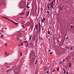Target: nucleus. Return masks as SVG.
<instances>
[{
	"label": "nucleus",
	"instance_id": "1",
	"mask_svg": "<svg viewBox=\"0 0 74 74\" xmlns=\"http://www.w3.org/2000/svg\"><path fill=\"white\" fill-rule=\"evenodd\" d=\"M6 19H8V20H9V21H10V22H13V23L14 24H15V25H18V23H16L15 22H14V21H13L12 20H10V19H9V18H6Z\"/></svg>",
	"mask_w": 74,
	"mask_h": 74
},
{
	"label": "nucleus",
	"instance_id": "2",
	"mask_svg": "<svg viewBox=\"0 0 74 74\" xmlns=\"http://www.w3.org/2000/svg\"><path fill=\"white\" fill-rule=\"evenodd\" d=\"M45 18H43V19H41V23H44L45 22Z\"/></svg>",
	"mask_w": 74,
	"mask_h": 74
},
{
	"label": "nucleus",
	"instance_id": "3",
	"mask_svg": "<svg viewBox=\"0 0 74 74\" xmlns=\"http://www.w3.org/2000/svg\"><path fill=\"white\" fill-rule=\"evenodd\" d=\"M14 73L15 74H19V73H20V71H15Z\"/></svg>",
	"mask_w": 74,
	"mask_h": 74
},
{
	"label": "nucleus",
	"instance_id": "4",
	"mask_svg": "<svg viewBox=\"0 0 74 74\" xmlns=\"http://www.w3.org/2000/svg\"><path fill=\"white\" fill-rule=\"evenodd\" d=\"M29 12H30L29 11L28 12H27L26 13L27 14L26 15L27 16L28 15H29Z\"/></svg>",
	"mask_w": 74,
	"mask_h": 74
},
{
	"label": "nucleus",
	"instance_id": "5",
	"mask_svg": "<svg viewBox=\"0 0 74 74\" xmlns=\"http://www.w3.org/2000/svg\"><path fill=\"white\" fill-rule=\"evenodd\" d=\"M51 4V6H53V2H52L50 3Z\"/></svg>",
	"mask_w": 74,
	"mask_h": 74
},
{
	"label": "nucleus",
	"instance_id": "6",
	"mask_svg": "<svg viewBox=\"0 0 74 74\" xmlns=\"http://www.w3.org/2000/svg\"><path fill=\"white\" fill-rule=\"evenodd\" d=\"M69 48H70V47H69L67 46H65V49H69Z\"/></svg>",
	"mask_w": 74,
	"mask_h": 74
},
{
	"label": "nucleus",
	"instance_id": "7",
	"mask_svg": "<svg viewBox=\"0 0 74 74\" xmlns=\"http://www.w3.org/2000/svg\"><path fill=\"white\" fill-rule=\"evenodd\" d=\"M11 69H10L7 70L6 71V73H8V72H9V71H11Z\"/></svg>",
	"mask_w": 74,
	"mask_h": 74
},
{
	"label": "nucleus",
	"instance_id": "8",
	"mask_svg": "<svg viewBox=\"0 0 74 74\" xmlns=\"http://www.w3.org/2000/svg\"><path fill=\"white\" fill-rule=\"evenodd\" d=\"M21 23H22V24H24V23H25V21H22Z\"/></svg>",
	"mask_w": 74,
	"mask_h": 74
},
{
	"label": "nucleus",
	"instance_id": "9",
	"mask_svg": "<svg viewBox=\"0 0 74 74\" xmlns=\"http://www.w3.org/2000/svg\"><path fill=\"white\" fill-rule=\"evenodd\" d=\"M63 70L64 71V74H66V70L64 69V68L63 69Z\"/></svg>",
	"mask_w": 74,
	"mask_h": 74
},
{
	"label": "nucleus",
	"instance_id": "10",
	"mask_svg": "<svg viewBox=\"0 0 74 74\" xmlns=\"http://www.w3.org/2000/svg\"><path fill=\"white\" fill-rule=\"evenodd\" d=\"M10 55V53H5V56H8Z\"/></svg>",
	"mask_w": 74,
	"mask_h": 74
},
{
	"label": "nucleus",
	"instance_id": "11",
	"mask_svg": "<svg viewBox=\"0 0 74 74\" xmlns=\"http://www.w3.org/2000/svg\"><path fill=\"white\" fill-rule=\"evenodd\" d=\"M71 63H70L69 64V67H71Z\"/></svg>",
	"mask_w": 74,
	"mask_h": 74
},
{
	"label": "nucleus",
	"instance_id": "12",
	"mask_svg": "<svg viewBox=\"0 0 74 74\" xmlns=\"http://www.w3.org/2000/svg\"><path fill=\"white\" fill-rule=\"evenodd\" d=\"M3 36H4V35H1V36L0 37V38H3Z\"/></svg>",
	"mask_w": 74,
	"mask_h": 74
},
{
	"label": "nucleus",
	"instance_id": "13",
	"mask_svg": "<svg viewBox=\"0 0 74 74\" xmlns=\"http://www.w3.org/2000/svg\"><path fill=\"white\" fill-rule=\"evenodd\" d=\"M38 26V25L37 24H36V25L35 26L36 28V29H37V26Z\"/></svg>",
	"mask_w": 74,
	"mask_h": 74
},
{
	"label": "nucleus",
	"instance_id": "14",
	"mask_svg": "<svg viewBox=\"0 0 74 74\" xmlns=\"http://www.w3.org/2000/svg\"><path fill=\"white\" fill-rule=\"evenodd\" d=\"M60 10H61V11H62V8L60 6Z\"/></svg>",
	"mask_w": 74,
	"mask_h": 74
},
{
	"label": "nucleus",
	"instance_id": "15",
	"mask_svg": "<svg viewBox=\"0 0 74 74\" xmlns=\"http://www.w3.org/2000/svg\"><path fill=\"white\" fill-rule=\"evenodd\" d=\"M47 32H48V34H51V32H50L49 31H48Z\"/></svg>",
	"mask_w": 74,
	"mask_h": 74
},
{
	"label": "nucleus",
	"instance_id": "16",
	"mask_svg": "<svg viewBox=\"0 0 74 74\" xmlns=\"http://www.w3.org/2000/svg\"><path fill=\"white\" fill-rule=\"evenodd\" d=\"M73 48H74V47H71V49H70V50H73Z\"/></svg>",
	"mask_w": 74,
	"mask_h": 74
},
{
	"label": "nucleus",
	"instance_id": "17",
	"mask_svg": "<svg viewBox=\"0 0 74 74\" xmlns=\"http://www.w3.org/2000/svg\"><path fill=\"white\" fill-rule=\"evenodd\" d=\"M28 45H29V43H27V44L26 45V47H28Z\"/></svg>",
	"mask_w": 74,
	"mask_h": 74
},
{
	"label": "nucleus",
	"instance_id": "18",
	"mask_svg": "<svg viewBox=\"0 0 74 74\" xmlns=\"http://www.w3.org/2000/svg\"><path fill=\"white\" fill-rule=\"evenodd\" d=\"M32 36H31L29 38V40L30 41L31 40V38H32Z\"/></svg>",
	"mask_w": 74,
	"mask_h": 74
},
{
	"label": "nucleus",
	"instance_id": "19",
	"mask_svg": "<svg viewBox=\"0 0 74 74\" xmlns=\"http://www.w3.org/2000/svg\"><path fill=\"white\" fill-rule=\"evenodd\" d=\"M69 27H71V28H73V26L72 25H70Z\"/></svg>",
	"mask_w": 74,
	"mask_h": 74
},
{
	"label": "nucleus",
	"instance_id": "20",
	"mask_svg": "<svg viewBox=\"0 0 74 74\" xmlns=\"http://www.w3.org/2000/svg\"><path fill=\"white\" fill-rule=\"evenodd\" d=\"M39 26L41 27V24H40V23H39Z\"/></svg>",
	"mask_w": 74,
	"mask_h": 74
},
{
	"label": "nucleus",
	"instance_id": "21",
	"mask_svg": "<svg viewBox=\"0 0 74 74\" xmlns=\"http://www.w3.org/2000/svg\"><path fill=\"white\" fill-rule=\"evenodd\" d=\"M22 56V52H21L20 56Z\"/></svg>",
	"mask_w": 74,
	"mask_h": 74
},
{
	"label": "nucleus",
	"instance_id": "22",
	"mask_svg": "<svg viewBox=\"0 0 74 74\" xmlns=\"http://www.w3.org/2000/svg\"><path fill=\"white\" fill-rule=\"evenodd\" d=\"M27 41H24L23 42L24 43H27Z\"/></svg>",
	"mask_w": 74,
	"mask_h": 74
},
{
	"label": "nucleus",
	"instance_id": "23",
	"mask_svg": "<svg viewBox=\"0 0 74 74\" xmlns=\"http://www.w3.org/2000/svg\"><path fill=\"white\" fill-rule=\"evenodd\" d=\"M21 45H22V46H23V43H21Z\"/></svg>",
	"mask_w": 74,
	"mask_h": 74
},
{
	"label": "nucleus",
	"instance_id": "24",
	"mask_svg": "<svg viewBox=\"0 0 74 74\" xmlns=\"http://www.w3.org/2000/svg\"><path fill=\"white\" fill-rule=\"evenodd\" d=\"M5 47H7V43H5Z\"/></svg>",
	"mask_w": 74,
	"mask_h": 74
},
{
	"label": "nucleus",
	"instance_id": "25",
	"mask_svg": "<svg viewBox=\"0 0 74 74\" xmlns=\"http://www.w3.org/2000/svg\"><path fill=\"white\" fill-rule=\"evenodd\" d=\"M59 68H57V71H59Z\"/></svg>",
	"mask_w": 74,
	"mask_h": 74
},
{
	"label": "nucleus",
	"instance_id": "26",
	"mask_svg": "<svg viewBox=\"0 0 74 74\" xmlns=\"http://www.w3.org/2000/svg\"><path fill=\"white\" fill-rule=\"evenodd\" d=\"M22 27H23V28H24V27H25V26H24V25H22Z\"/></svg>",
	"mask_w": 74,
	"mask_h": 74
},
{
	"label": "nucleus",
	"instance_id": "27",
	"mask_svg": "<svg viewBox=\"0 0 74 74\" xmlns=\"http://www.w3.org/2000/svg\"><path fill=\"white\" fill-rule=\"evenodd\" d=\"M28 5H29V3H28V2H27V6H28Z\"/></svg>",
	"mask_w": 74,
	"mask_h": 74
},
{
	"label": "nucleus",
	"instance_id": "28",
	"mask_svg": "<svg viewBox=\"0 0 74 74\" xmlns=\"http://www.w3.org/2000/svg\"><path fill=\"white\" fill-rule=\"evenodd\" d=\"M44 29V27H42V30H43Z\"/></svg>",
	"mask_w": 74,
	"mask_h": 74
},
{
	"label": "nucleus",
	"instance_id": "29",
	"mask_svg": "<svg viewBox=\"0 0 74 74\" xmlns=\"http://www.w3.org/2000/svg\"><path fill=\"white\" fill-rule=\"evenodd\" d=\"M66 74H69V72H68V71H67L66 72Z\"/></svg>",
	"mask_w": 74,
	"mask_h": 74
},
{
	"label": "nucleus",
	"instance_id": "30",
	"mask_svg": "<svg viewBox=\"0 0 74 74\" xmlns=\"http://www.w3.org/2000/svg\"><path fill=\"white\" fill-rule=\"evenodd\" d=\"M26 7L27 8H28V9L29 8V6H27Z\"/></svg>",
	"mask_w": 74,
	"mask_h": 74
},
{
	"label": "nucleus",
	"instance_id": "31",
	"mask_svg": "<svg viewBox=\"0 0 74 74\" xmlns=\"http://www.w3.org/2000/svg\"><path fill=\"white\" fill-rule=\"evenodd\" d=\"M25 13V12H23V13H22V15H24V14Z\"/></svg>",
	"mask_w": 74,
	"mask_h": 74
},
{
	"label": "nucleus",
	"instance_id": "32",
	"mask_svg": "<svg viewBox=\"0 0 74 74\" xmlns=\"http://www.w3.org/2000/svg\"><path fill=\"white\" fill-rule=\"evenodd\" d=\"M40 29H38V33H40Z\"/></svg>",
	"mask_w": 74,
	"mask_h": 74
},
{
	"label": "nucleus",
	"instance_id": "33",
	"mask_svg": "<svg viewBox=\"0 0 74 74\" xmlns=\"http://www.w3.org/2000/svg\"><path fill=\"white\" fill-rule=\"evenodd\" d=\"M67 38H69V37H66V39L67 40Z\"/></svg>",
	"mask_w": 74,
	"mask_h": 74
},
{
	"label": "nucleus",
	"instance_id": "34",
	"mask_svg": "<svg viewBox=\"0 0 74 74\" xmlns=\"http://www.w3.org/2000/svg\"><path fill=\"white\" fill-rule=\"evenodd\" d=\"M46 73H47V74H48V71H47Z\"/></svg>",
	"mask_w": 74,
	"mask_h": 74
},
{
	"label": "nucleus",
	"instance_id": "35",
	"mask_svg": "<svg viewBox=\"0 0 74 74\" xmlns=\"http://www.w3.org/2000/svg\"><path fill=\"white\" fill-rule=\"evenodd\" d=\"M51 7L53 9V6H51Z\"/></svg>",
	"mask_w": 74,
	"mask_h": 74
},
{
	"label": "nucleus",
	"instance_id": "36",
	"mask_svg": "<svg viewBox=\"0 0 74 74\" xmlns=\"http://www.w3.org/2000/svg\"><path fill=\"white\" fill-rule=\"evenodd\" d=\"M40 28H41V27H39V29H40Z\"/></svg>",
	"mask_w": 74,
	"mask_h": 74
},
{
	"label": "nucleus",
	"instance_id": "37",
	"mask_svg": "<svg viewBox=\"0 0 74 74\" xmlns=\"http://www.w3.org/2000/svg\"><path fill=\"white\" fill-rule=\"evenodd\" d=\"M55 70H53V72H55Z\"/></svg>",
	"mask_w": 74,
	"mask_h": 74
},
{
	"label": "nucleus",
	"instance_id": "38",
	"mask_svg": "<svg viewBox=\"0 0 74 74\" xmlns=\"http://www.w3.org/2000/svg\"><path fill=\"white\" fill-rule=\"evenodd\" d=\"M47 13H49V12L48 11H47Z\"/></svg>",
	"mask_w": 74,
	"mask_h": 74
},
{
	"label": "nucleus",
	"instance_id": "39",
	"mask_svg": "<svg viewBox=\"0 0 74 74\" xmlns=\"http://www.w3.org/2000/svg\"><path fill=\"white\" fill-rule=\"evenodd\" d=\"M2 18H5V19H6V17H2Z\"/></svg>",
	"mask_w": 74,
	"mask_h": 74
},
{
	"label": "nucleus",
	"instance_id": "40",
	"mask_svg": "<svg viewBox=\"0 0 74 74\" xmlns=\"http://www.w3.org/2000/svg\"><path fill=\"white\" fill-rule=\"evenodd\" d=\"M52 52H50V55H51V54H52Z\"/></svg>",
	"mask_w": 74,
	"mask_h": 74
},
{
	"label": "nucleus",
	"instance_id": "41",
	"mask_svg": "<svg viewBox=\"0 0 74 74\" xmlns=\"http://www.w3.org/2000/svg\"><path fill=\"white\" fill-rule=\"evenodd\" d=\"M55 0H54L53 1V2H54V3H55Z\"/></svg>",
	"mask_w": 74,
	"mask_h": 74
},
{
	"label": "nucleus",
	"instance_id": "42",
	"mask_svg": "<svg viewBox=\"0 0 74 74\" xmlns=\"http://www.w3.org/2000/svg\"><path fill=\"white\" fill-rule=\"evenodd\" d=\"M16 39L17 40H19V38H17Z\"/></svg>",
	"mask_w": 74,
	"mask_h": 74
},
{
	"label": "nucleus",
	"instance_id": "43",
	"mask_svg": "<svg viewBox=\"0 0 74 74\" xmlns=\"http://www.w3.org/2000/svg\"><path fill=\"white\" fill-rule=\"evenodd\" d=\"M48 8H49V10H50V8L49 7H48Z\"/></svg>",
	"mask_w": 74,
	"mask_h": 74
},
{
	"label": "nucleus",
	"instance_id": "44",
	"mask_svg": "<svg viewBox=\"0 0 74 74\" xmlns=\"http://www.w3.org/2000/svg\"><path fill=\"white\" fill-rule=\"evenodd\" d=\"M7 29V27L5 28V29L6 30Z\"/></svg>",
	"mask_w": 74,
	"mask_h": 74
},
{
	"label": "nucleus",
	"instance_id": "45",
	"mask_svg": "<svg viewBox=\"0 0 74 74\" xmlns=\"http://www.w3.org/2000/svg\"><path fill=\"white\" fill-rule=\"evenodd\" d=\"M36 63H37V60H36V62L35 63V64H36Z\"/></svg>",
	"mask_w": 74,
	"mask_h": 74
},
{
	"label": "nucleus",
	"instance_id": "46",
	"mask_svg": "<svg viewBox=\"0 0 74 74\" xmlns=\"http://www.w3.org/2000/svg\"><path fill=\"white\" fill-rule=\"evenodd\" d=\"M40 40H42V38H40Z\"/></svg>",
	"mask_w": 74,
	"mask_h": 74
},
{
	"label": "nucleus",
	"instance_id": "47",
	"mask_svg": "<svg viewBox=\"0 0 74 74\" xmlns=\"http://www.w3.org/2000/svg\"><path fill=\"white\" fill-rule=\"evenodd\" d=\"M23 18V17H21V18Z\"/></svg>",
	"mask_w": 74,
	"mask_h": 74
},
{
	"label": "nucleus",
	"instance_id": "48",
	"mask_svg": "<svg viewBox=\"0 0 74 74\" xmlns=\"http://www.w3.org/2000/svg\"><path fill=\"white\" fill-rule=\"evenodd\" d=\"M7 53L6 52H5V53Z\"/></svg>",
	"mask_w": 74,
	"mask_h": 74
},
{
	"label": "nucleus",
	"instance_id": "49",
	"mask_svg": "<svg viewBox=\"0 0 74 74\" xmlns=\"http://www.w3.org/2000/svg\"><path fill=\"white\" fill-rule=\"evenodd\" d=\"M47 7H48V8L49 7V5H48Z\"/></svg>",
	"mask_w": 74,
	"mask_h": 74
},
{
	"label": "nucleus",
	"instance_id": "50",
	"mask_svg": "<svg viewBox=\"0 0 74 74\" xmlns=\"http://www.w3.org/2000/svg\"><path fill=\"white\" fill-rule=\"evenodd\" d=\"M65 61V60H63V62H64Z\"/></svg>",
	"mask_w": 74,
	"mask_h": 74
},
{
	"label": "nucleus",
	"instance_id": "51",
	"mask_svg": "<svg viewBox=\"0 0 74 74\" xmlns=\"http://www.w3.org/2000/svg\"><path fill=\"white\" fill-rule=\"evenodd\" d=\"M51 50H50L49 51V52H51Z\"/></svg>",
	"mask_w": 74,
	"mask_h": 74
},
{
	"label": "nucleus",
	"instance_id": "52",
	"mask_svg": "<svg viewBox=\"0 0 74 74\" xmlns=\"http://www.w3.org/2000/svg\"><path fill=\"white\" fill-rule=\"evenodd\" d=\"M46 37H48V36H47V35H46Z\"/></svg>",
	"mask_w": 74,
	"mask_h": 74
},
{
	"label": "nucleus",
	"instance_id": "53",
	"mask_svg": "<svg viewBox=\"0 0 74 74\" xmlns=\"http://www.w3.org/2000/svg\"><path fill=\"white\" fill-rule=\"evenodd\" d=\"M18 46H19V45H21L18 44Z\"/></svg>",
	"mask_w": 74,
	"mask_h": 74
},
{
	"label": "nucleus",
	"instance_id": "54",
	"mask_svg": "<svg viewBox=\"0 0 74 74\" xmlns=\"http://www.w3.org/2000/svg\"><path fill=\"white\" fill-rule=\"evenodd\" d=\"M49 29H51V27H49Z\"/></svg>",
	"mask_w": 74,
	"mask_h": 74
},
{
	"label": "nucleus",
	"instance_id": "55",
	"mask_svg": "<svg viewBox=\"0 0 74 74\" xmlns=\"http://www.w3.org/2000/svg\"><path fill=\"white\" fill-rule=\"evenodd\" d=\"M47 5H49V4H47Z\"/></svg>",
	"mask_w": 74,
	"mask_h": 74
},
{
	"label": "nucleus",
	"instance_id": "56",
	"mask_svg": "<svg viewBox=\"0 0 74 74\" xmlns=\"http://www.w3.org/2000/svg\"><path fill=\"white\" fill-rule=\"evenodd\" d=\"M20 15H22V14H20Z\"/></svg>",
	"mask_w": 74,
	"mask_h": 74
},
{
	"label": "nucleus",
	"instance_id": "57",
	"mask_svg": "<svg viewBox=\"0 0 74 74\" xmlns=\"http://www.w3.org/2000/svg\"><path fill=\"white\" fill-rule=\"evenodd\" d=\"M60 63H62V62H60Z\"/></svg>",
	"mask_w": 74,
	"mask_h": 74
},
{
	"label": "nucleus",
	"instance_id": "58",
	"mask_svg": "<svg viewBox=\"0 0 74 74\" xmlns=\"http://www.w3.org/2000/svg\"><path fill=\"white\" fill-rule=\"evenodd\" d=\"M59 1H61V0H59Z\"/></svg>",
	"mask_w": 74,
	"mask_h": 74
},
{
	"label": "nucleus",
	"instance_id": "59",
	"mask_svg": "<svg viewBox=\"0 0 74 74\" xmlns=\"http://www.w3.org/2000/svg\"><path fill=\"white\" fill-rule=\"evenodd\" d=\"M1 34V33H0V35Z\"/></svg>",
	"mask_w": 74,
	"mask_h": 74
},
{
	"label": "nucleus",
	"instance_id": "60",
	"mask_svg": "<svg viewBox=\"0 0 74 74\" xmlns=\"http://www.w3.org/2000/svg\"><path fill=\"white\" fill-rule=\"evenodd\" d=\"M1 69H2V70H3V68H2Z\"/></svg>",
	"mask_w": 74,
	"mask_h": 74
},
{
	"label": "nucleus",
	"instance_id": "61",
	"mask_svg": "<svg viewBox=\"0 0 74 74\" xmlns=\"http://www.w3.org/2000/svg\"><path fill=\"white\" fill-rule=\"evenodd\" d=\"M73 33H74V32H73Z\"/></svg>",
	"mask_w": 74,
	"mask_h": 74
}]
</instances>
